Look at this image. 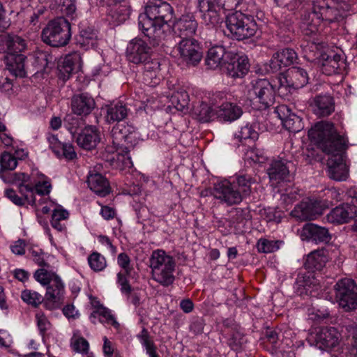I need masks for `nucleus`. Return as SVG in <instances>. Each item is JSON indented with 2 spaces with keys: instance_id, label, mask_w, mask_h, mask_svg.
<instances>
[{
  "instance_id": "obj_31",
  "label": "nucleus",
  "mask_w": 357,
  "mask_h": 357,
  "mask_svg": "<svg viewBox=\"0 0 357 357\" xmlns=\"http://www.w3.org/2000/svg\"><path fill=\"white\" fill-rule=\"evenodd\" d=\"M87 183L89 188L100 197H105L111 192L109 181L100 174H91Z\"/></svg>"
},
{
  "instance_id": "obj_7",
  "label": "nucleus",
  "mask_w": 357,
  "mask_h": 357,
  "mask_svg": "<svg viewBox=\"0 0 357 357\" xmlns=\"http://www.w3.org/2000/svg\"><path fill=\"white\" fill-rule=\"evenodd\" d=\"M113 146H107L106 151L109 153H117L119 156L128 155L130 149H132L137 143V135L134 128L126 126L123 123H117L112 129Z\"/></svg>"
},
{
  "instance_id": "obj_21",
  "label": "nucleus",
  "mask_w": 357,
  "mask_h": 357,
  "mask_svg": "<svg viewBox=\"0 0 357 357\" xmlns=\"http://www.w3.org/2000/svg\"><path fill=\"white\" fill-rule=\"evenodd\" d=\"M77 145L85 150L95 149L100 142V132L95 126H88L79 132L75 137Z\"/></svg>"
},
{
  "instance_id": "obj_56",
  "label": "nucleus",
  "mask_w": 357,
  "mask_h": 357,
  "mask_svg": "<svg viewBox=\"0 0 357 357\" xmlns=\"http://www.w3.org/2000/svg\"><path fill=\"white\" fill-rule=\"evenodd\" d=\"M29 252L31 253L32 257H33V261L41 267H49L50 265L47 263L43 257L44 252L42 249L37 248L35 249L33 247H31L29 248Z\"/></svg>"
},
{
  "instance_id": "obj_39",
  "label": "nucleus",
  "mask_w": 357,
  "mask_h": 357,
  "mask_svg": "<svg viewBox=\"0 0 357 357\" xmlns=\"http://www.w3.org/2000/svg\"><path fill=\"white\" fill-rule=\"evenodd\" d=\"M97 38L96 31L91 27L82 28L79 35L76 36V43L81 47L88 49L90 46H93L94 41Z\"/></svg>"
},
{
  "instance_id": "obj_59",
  "label": "nucleus",
  "mask_w": 357,
  "mask_h": 357,
  "mask_svg": "<svg viewBox=\"0 0 357 357\" xmlns=\"http://www.w3.org/2000/svg\"><path fill=\"white\" fill-rule=\"evenodd\" d=\"M61 10L66 15H73L76 10L75 0H59Z\"/></svg>"
},
{
  "instance_id": "obj_18",
  "label": "nucleus",
  "mask_w": 357,
  "mask_h": 357,
  "mask_svg": "<svg viewBox=\"0 0 357 357\" xmlns=\"http://www.w3.org/2000/svg\"><path fill=\"white\" fill-rule=\"evenodd\" d=\"M323 210L320 201L309 199L296 205L291 213L301 220H310L321 215Z\"/></svg>"
},
{
  "instance_id": "obj_8",
  "label": "nucleus",
  "mask_w": 357,
  "mask_h": 357,
  "mask_svg": "<svg viewBox=\"0 0 357 357\" xmlns=\"http://www.w3.org/2000/svg\"><path fill=\"white\" fill-rule=\"evenodd\" d=\"M324 43H312L309 46L310 51L314 52L312 57L321 66V71L326 75L338 74L344 65L341 56L333 51L325 52Z\"/></svg>"
},
{
  "instance_id": "obj_62",
  "label": "nucleus",
  "mask_w": 357,
  "mask_h": 357,
  "mask_svg": "<svg viewBox=\"0 0 357 357\" xmlns=\"http://www.w3.org/2000/svg\"><path fill=\"white\" fill-rule=\"evenodd\" d=\"M280 59L276 56L275 52L273 54L269 63H268V68H266V70L268 73H278L279 72L282 68L283 67L282 63H280Z\"/></svg>"
},
{
  "instance_id": "obj_23",
  "label": "nucleus",
  "mask_w": 357,
  "mask_h": 357,
  "mask_svg": "<svg viewBox=\"0 0 357 357\" xmlns=\"http://www.w3.org/2000/svg\"><path fill=\"white\" fill-rule=\"evenodd\" d=\"M291 164L290 161L282 158L272 160L266 170L271 181L279 183L288 180L290 173L289 165Z\"/></svg>"
},
{
  "instance_id": "obj_55",
  "label": "nucleus",
  "mask_w": 357,
  "mask_h": 357,
  "mask_svg": "<svg viewBox=\"0 0 357 357\" xmlns=\"http://www.w3.org/2000/svg\"><path fill=\"white\" fill-rule=\"evenodd\" d=\"M130 15V8L126 5H120L114 12L113 17H115L119 22H123L129 18Z\"/></svg>"
},
{
  "instance_id": "obj_53",
  "label": "nucleus",
  "mask_w": 357,
  "mask_h": 357,
  "mask_svg": "<svg viewBox=\"0 0 357 357\" xmlns=\"http://www.w3.org/2000/svg\"><path fill=\"white\" fill-rule=\"evenodd\" d=\"M98 312L99 316H101L105 319L106 322H110L111 324L115 328H118L119 326V324L116 321L114 315L111 314V311L108 308L104 307L102 305L99 304L98 307Z\"/></svg>"
},
{
  "instance_id": "obj_64",
  "label": "nucleus",
  "mask_w": 357,
  "mask_h": 357,
  "mask_svg": "<svg viewBox=\"0 0 357 357\" xmlns=\"http://www.w3.org/2000/svg\"><path fill=\"white\" fill-rule=\"evenodd\" d=\"M50 54L46 52H40L36 54V61L41 69H45L49 63Z\"/></svg>"
},
{
  "instance_id": "obj_58",
  "label": "nucleus",
  "mask_w": 357,
  "mask_h": 357,
  "mask_svg": "<svg viewBox=\"0 0 357 357\" xmlns=\"http://www.w3.org/2000/svg\"><path fill=\"white\" fill-rule=\"evenodd\" d=\"M65 123H67L68 126H67V128L69 132L73 135V137H75V136L79 133L78 128L79 124V120L77 118H75L72 115H68L65 118Z\"/></svg>"
},
{
  "instance_id": "obj_25",
  "label": "nucleus",
  "mask_w": 357,
  "mask_h": 357,
  "mask_svg": "<svg viewBox=\"0 0 357 357\" xmlns=\"http://www.w3.org/2000/svg\"><path fill=\"white\" fill-rule=\"evenodd\" d=\"M301 236L315 243H328L331 238L327 228L313 223H306L303 227Z\"/></svg>"
},
{
  "instance_id": "obj_50",
  "label": "nucleus",
  "mask_w": 357,
  "mask_h": 357,
  "mask_svg": "<svg viewBox=\"0 0 357 357\" xmlns=\"http://www.w3.org/2000/svg\"><path fill=\"white\" fill-rule=\"evenodd\" d=\"M279 242L260 238L257 243L258 251L263 253L273 252L279 249Z\"/></svg>"
},
{
  "instance_id": "obj_40",
  "label": "nucleus",
  "mask_w": 357,
  "mask_h": 357,
  "mask_svg": "<svg viewBox=\"0 0 357 357\" xmlns=\"http://www.w3.org/2000/svg\"><path fill=\"white\" fill-rule=\"evenodd\" d=\"M175 266H172L170 269H167L166 266L152 273L153 278L164 287H168L173 284L174 276L173 272Z\"/></svg>"
},
{
  "instance_id": "obj_57",
  "label": "nucleus",
  "mask_w": 357,
  "mask_h": 357,
  "mask_svg": "<svg viewBox=\"0 0 357 357\" xmlns=\"http://www.w3.org/2000/svg\"><path fill=\"white\" fill-rule=\"evenodd\" d=\"M59 149L61 151L59 157L63 156L68 160H72L77 157V153L72 144L66 143L62 144Z\"/></svg>"
},
{
  "instance_id": "obj_1",
  "label": "nucleus",
  "mask_w": 357,
  "mask_h": 357,
  "mask_svg": "<svg viewBox=\"0 0 357 357\" xmlns=\"http://www.w3.org/2000/svg\"><path fill=\"white\" fill-rule=\"evenodd\" d=\"M308 137L323 152L328 155L327 160L328 176L337 181H345L349 169L343 159V153L347 148L344 137L337 132L331 122H317L308 130Z\"/></svg>"
},
{
  "instance_id": "obj_34",
  "label": "nucleus",
  "mask_w": 357,
  "mask_h": 357,
  "mask_svg": "<svg viewBox=\"0 0 357 357\" xmlns=\"http://www.w3.org/2000/svg\"><path fill=\"white\" fill-rule=\"evenodd\" d=\"M192 115L202 123H206L216 119V109L211 104L210 105L202 102L197 105L194 106L192 109Z\"/></svg>"
},
{
  "instance_id": "obj_19",
  "label": "nucleus",
  "mask_w": 357,
  "mask_h": 357,
  "mask_svg": "<svg viewBox=\"0 0 357 357\" xmlns=\"http://www.w3.org/2000/svg\"><path fill=\"white\" fill-rule=\"evenodd\" d=\"M227 59L223 66L226 73L232 77H243L249 70L248 59L246 56H240L232 52L229 54Z\"/></svg>"
},
{
  "instance_id": "obj_36",
  "label": "nucleus",
  "mask_w": 357,
  "mask_h": 357,
  "mask_svg": "<svg viewBox=\"0 0 357 357\" xmlns=\"http://www.w3.org/2000/svg\"><path fill=\"white\" fill-rule=\"evenodd\" d=\"M287 70L291 88L298 89L307 84L308 75L305 69L301 67H292Z\"/></svg>"
},
{
  "instance_id": "obj_32",
  "label": "nucleus",
  "mask_w": 357,
  "mask_h": 357,
  "mask_svg": "<svg viewBox=\"0 0 357 357\" xmlns=\"http://www.w3.org/2000/svg\"><path fill=\"white\" fill-rule=\"evenodd\" d=\"M79 57L77 55H67L58 63V77L63 82L69 79L77 66Z\"/></svg>"
},
{
  "instance_id": "obj_44",
  "label": "nucleus",
  "mask_w": 357,
  "mask_h": 357,
  "mask_svg": "<svg viewBox=\"0 0 357 357\" xmlns=\"http://www.w3.org/2000/svg\"><path fill=\"white\" fill-rule=\"evenodd\" d=\"M171 102L177 110L183 112L188 107L189 95L185 91H176L172 96Z\"/></svg>"
},
{
  "instance_id": "obj_15",
  "label": "nucleus",
  "mask_w": 357,
  "mask_h": 357,
  "mask_svg": "<svg viewBox=\"0 0 357 357\" xmlns=\"http://www.w3.org/2000/svg\"><path fill=\"white\" fill-rule=\"evenodd\" d=\"M149 44H150L149 43ZM151 47L141 38H135L127 45L126 57L128 61L135 64H141L150 60Z\"/></svg>"
},
{
  "instance_id": "obj_48",
  "label": "nucleus",
  "mask_w": 357,
  "mask_h": 357,
  "mask_svg": "<svg viewBox=\"0 0 357 357\" xmlns=\"http://www.w3.org/2000/svg\"><path fill=\"white\" fill-rule=\"evenodd\" d=\"M273 82H277L278 84H274L273 85L276 86V91H278L279 96L284 95L287 88H291L290 82H289L288 70L285 73H280Z\"/></svg>"
},
{
  "instance_id": "obj_42",
  "label": "nucleus",
  "mask_w": 357,
  "mask_h": 357,
  "mask_svg": "<svg viewBox=\"0 0 357 357\" xmlns=\"http://www.w3.org/2000/svg\"><path fill=\"white\" fill-rule=\"evenodd\" d=\"M347 337H351L349 357H357V323L349 322L343 326Z\"/></svg>"
},
{
  "instance_id": "obj_13",
  "label": "nucleus",
  "mask_w": 357,
  "mask_h": 357,
  "mask_svg": "<svg viewBox=\"0 0 357 357\" xmlns=\"http://www.w3.org/2000/svg\"><path fill=\"white\" fill-rule=\"evenodd\" d=\"M180 58L188 66H196L202 61L204 51L200 43L194 39L181 40L177 45Z\"/></svg>"
},
{
  "instance_id": "obj_2",
  "label": "nucleus",
  "mask_w": 357,
  "mask_h": 357,
  "mask_svg": "<svg viewBox=\"0 0 357 357\" xmlns=\"http://www.w3.org/2000/svg\"><path fill=\"white\" fill-rule=\"evenodd\" d=\"M174 17V10L167 1L154 0L149 1L145 12L138 18L139 29L148 38L154 47L164 46L171 35L169 22Z\"/></svg>"
},
{
  "instance_id": "obj_9",
  "label": "nucleus",
  "mask_w": 357,
  "mask_h": 357,
  "mask_svg": "<svg viewBox=\"0 0 357 357\" xmlns=\"http://www.w3.org/2000/svg\"><path fill=\"white\" fill-rule=\"evenodd\" d=\"M276 86L266 79H258L252 82L248 97L252 104H258L257 109H266L273 105Z\"/></svg>"
},
{
  "instance_id": "obj_27",
  "label": "nucleus",
  "mask_w": 357,
  "mask_h": 357,
  "mask_svg": "<svg viewBox=\"0 0 357 357\" xmlns=\"http://www.w3.org/2000/svg\"><path fill=\"white\" fill-rule=\"evenodd\" d=\"M19 192L22 196L24 202L33 206L36 204V198L34 193L40 195H47L50 192L51 184L47 181L39 182L35 186H31L29 184L20 183Z\"/></svg>"
},
{
  "instance_id": "obj_29",
  "label": "nucleus",
  "mask_w": 357,
  "mask_h": 357,
  "mask_svg": "<svg viewBox=\"0 0 357 357\" xmlns=\"http://www.w3.org/2000/svg\"><path fill=\"white\" fill-rule=\"evenodd\" d=\"M232 52L226 51L222 45H215L211 47L207 52L205 59L206 65L210 69H215L220 66L223 68L227 61L226 56Z\"/></svg>"
},
{
  "instance_id": "obj_46",
  "label": "nucleus",
  "mask_w": 357,
  "mask_h": 357,
  "mask_svg": "<svg viewBox=\"0 0 357 357\" xmlns=\"http://www.w3.org/2000/svg\"><path fill=\"white\" fill-rule=\"evenodd\" d=\"M88 262L94 271H102L106 267V259L97 252H93L88 257Z\"/></svg>"
},
{
  "instance_id": "obj_45",
  "label": "nucleus",
  "mask_w": 357,
  "mask_h": 357,
  "mask_svg": "<svg viewBox=\"0 0 357 357\" xmlns=\"http://www.w3.org/2000/svg\"><path fill=\"white\" fill-rule=\"evenodd\" d=\"M276 56L280 59L283 67L286 68L294 64L298 59L297 53L291 48H284L275 52Z\"/></svg>"
},
{
  "instance_id": "obj_14",
  "label": "nucleus",
  "mask_w": 357,
  "mask_h": 357,
  "mask_svg": "<svg viewBox=\"0 0 357 357\" xmlns=\"http://www.w3.org/2000/svg\"><path fill=\"white\" fill-rule=\"evenodd\" d=\"M211 195L228 206L239 204L243 200L236 185L227 180L215 183Z\"/></svg>"
},
{
  "instance_id": "obj_24",
  "label": "nucleus",
  "mask_w": 357,
  "mask_h": 357,
  "mask_svg": "<svg viewBox=\"0 0 357 357\" xmlns=\"http://www.w3.org/2000/svg\"><path fill=\"white\" fill-rule=\"evenodd\" d=\"M356 215V206L343 203L331 211L327 215V220L331 223L343 224L355 218Z\"/></svg>"
},
{
  "instance_id": "obj_49",
  "label": "nucleus",
  "mask_w": 357,
  "mask_h": 357,
  "mask_svg": "<svg viewBox=\"0 0 357 357\" xmlns=\"http://www.w3.org/2000/svg\"><path fill=\"white\" fill-rule=\"evenodd\" d=\"M244 342V335L240 331V327H235L231 332V337L228 340V344L231 349L238 350Z\"/></svg>"
},
{
  "instance_id": "obj_6",
  "label": "nucleus",
  "mask_w": 357,
  "mask_h": 357,
  "mask_svg": "<svg viewBox=\"0 0 357 357\" xmlns=\"http://www.w3.org/2000/svg\"><path fill=\"white\" fill-rule=\"evenodd\" d=\"M70 38V24L63 17L50 20L41 33L42 40L54 47L66 45Z\"/></svg>"
},
{
  "instance_id": "obj_26",
  "label": "nucleus",
  "mask_w": 357,
  "mask_h": 357,
  "mask_svg": "<svg viewBox=\"0 0 357 357\" xmlns=\"http://www.w3.org/2000/svg\"><path fill=\"white\" fill-rule=\"evenodd\" d=\"M312 14L317 19L329 23L338 22L342 19L340 11L335 7L329 6L324 0H318L314 3Z\"/></svg>"
},
{
  "instance_id": "obj_38",
  "label": "nucleus",
  "mask_w": 357,
  "mask_h": 357,
  "mask_svg": "<svg viewBox=\"0 0 357 357\" xmlns=\"http://www.w3.org/2000/svg\"><path fill=\"white\" fill-rule=\"evenodd\" d=\"M254 182L255 180L250 175L243 174L237 176L232 183L236 185L244 199L250 195L252 192L251 184Z\"/></svg>"
},
{
  "instance_id": "obj_41",
  "label": "nucleus",
  "mask_w": 357,
  "mask_h": 357,
  "mask_svg": "<svg viewBox=\"0 0 357 357\" xmlns=\"http://www.w3.org/2000/svg\"><path fill=\"white\" fill-rule=\"evenodd\" d=\"M21 298L24 302L33 307L36 308L43 303L45 308L46 295L43 297L36 291L25 289L22 291Z\"/></svg>"
},
{
  "instance_id": "obj_11",
  "label": "nucleus",
  "mask_w": 357,
  "mask_h": 357,
  "mask_svg": "<svg viewBox=\"0 0 357 357\" xmlns=\"http://www.w3.org/2000/svg\"><path fill=\"white\" fill-rule=\"evenodd\" d=\"M340 340V334L334 327L316 328L312 331L307 340L321 350H328L335 347Z\"/></svg>"
},
{
  "instance_id": "obj_17",
  "label": "nucleus",
  "mask_w": 357,
  "mask_h": 357,
  "mask_svg": "<svg viewBox=\"0 0 357 357\" xmlns=\"http://www.w3.org/2000/svg\"><path fill=\"white\" fill-rule=\"evenodd\" d=\"M198 8L202 13L201 18L206 25L215 26L222 22L220 15L222 6L217 3L215 0H198Z\"/></svg>"
},
{
  "instance_id": "obj_63",
  "label": "nucleus",
  "mask_w": 357,
  "mask_h": 357,
  "mask_svg": "<svg viewBox=\"0 0 357 357\" xmlns=\"http://www.w3.org/2000/svg\"><path fill=\"white\" fill-rule=\"evenodd\" d=\"M5 195L6 197H8L10 201H12L17 206H23L25 204V202L24 201L23 198L21 197H19L16 192L12 189L8 188L5 190Z\"/></svg>"
},
{
  "instance_id": "obj_16",
  "label": "nucleus",
  "mask_w": 357,
  "mask_h": 357,
  "mask_svg": "<svg viewBox=\"0 0 357 357\" xmlns=\"http://www.w3.org/2000/svg\"><path fill=\"white\" fill-rule=\"evenodd\" d=\"M198 23L192 13L182 15L176 19L173 25V31L176 36L181 40L194 39L192 36L197 29Z\"/></svg>"
},
{
  "instance_id": "obj_60",
  "label": "nucleus",
  "mask_w": 357,
  "mask_h": 357,
  "mask_svg": "<svg viewBox=\"0 0 357 357\" xmlns=\"http://www.w3.org/2000/svg\"><path fill=\"white\" fill-rule=\"evenodd\" d=\"M73 347L75 351L86 354L89 351V344L85 338L81 337L74 342Z\"/></svg>"
},
{
  "instance_id": "obj_22",
  "label": "nucleus",
  "mask_w": 357,
  "mask_h": 357,
  "mask_svg": "<svg viewBox=\"0 0 357 357\" xmlns=\"http://www.w3.org/2000/svg\"><path fill=\"white\" fill-rule=\"evenodd\" d=\"M275 112L282 121L284 128L288 131L296 133L303 128L302 119L291 112L287 106L282 105L277 107Z\"/></svg>"
},
{
  "instance_id": "obj_20",
  "label": "nucleus",
  "mask_w": 357,
  "mask_h": 357,
  "mask_svg": "<svg viewBox=\"0 0 357 357\" xmlns=\"http://www.w3.org/2000/svg\"><path fill=\"white\" fill-rule=\"evenodd\" d=\"M310 107L317 117H327L335 111V100L329 93L317 94L312 98Z\"/></svg>"
},
{
  "instance_id": "obj_51",
  "label": "nucleus",
  "mask_w": 357,
  "mask_h": 357,
  "mask_svg": "<svg viewBox=\"0 0 357 357\" xmlns=\"http://www.w3.org/2000/svg\"><path fill=\"white\" fill-rule=\"evenodd\" d=\"M130 275H126L121 272L117 274V283L121 286V291L122 294L127 296L130 295L132 291V288L128 280V277Z\"/></svg>"
},
{
  "instance_id": "obj_61",
  "label": "nucleus",
  "mask_w": 357,
  "mask_h": 357,
  "mask_svg": "<svg viewBox=\"0 0 357 357\" xmlns=\"http://www.w3.org/2000/svg\"><path fill=\"white\" fill-rule=\"evenodd\" d=\"M144 64V70L143 72L148 73H159L160 72V62L156 59H151L142 63Z\"/></svg>"
},
{
  "instance_id": "obj_52",
  "label": "nucleus",
  "mask_w": 357,
  "mask_h": 357,
  "mask_svg": "<svg viewBox=\"0 0 357 357\" xmlns=\"http://www.w3.org/2000/svg\"><path fill=\"white\" fill-rule=\"evenodd\" d=\"M117 263L124 270L123 273L131 275L133 267L130 265V259L126 253L121 252L118 255Z\"/></svg>"
},
{
  "instance_id": "obj_37",
  "label": "nucleus",
  "mask_w": 357,
  "mask_h": 357,
  "mask_svg": "<svg viewBox=\"0 0 357 357\" xmlns=\"http://www.w3.org/2000/svg\"><path fill=\"white\" fill-rule=\"evenodd\" d=\"M128 116V109L121 102L112 104L107 107L105 119L107 122L112 123L122 122Z\"/></svg>"
},
{
  "instance_id": "obj_54",
  "label": "nucleus",
  "mask_w": 357,
  "mask_h": 357,
  "mask_svg": "<svg viewBox=\"0 0 357 357\" xmlns=\"http://www.w3.org/2000/svg\"><path fill=\"white\" fill-rule=\"evenodd\" d=\"M141 79L144 84L151 87L158 85L160 80L158 73L148 72H142Z\"/></svg>"
},
{
  "instance_id": "obj_30",
  "label": "nucleus",
  "mask_w": 357,
  "mask_h": 357,
  "mask_svg": "<svg viewBox=\"0 0 357 357\" xmlns=\"http://www.w3.org/2000/svg\"><path fill=\"white\" fill-rule=\"evenodd\" d=\"M324 249L311 252L306 257L303 264L304 268L309 272L314 273L321 271L326 265L327 257Z\"/></svg>"
},
{
  "instance_id": "obj_28",
  "label": "nucleus",
  "mask_w": 357,
  "mask_h": 357,
  "mask_svg": "<svg viewBox=\"0 0 357 357\" xmlns=\"http://www.w3.org/2000/svg\"><path fill=\"white\" fill-rule=\"evenodd\" d=\"M94 99L87 93L74 95L71 98V109L77 116H86L94 109Z\"/></svg>"
},
{
  "instance_id": "obj_10",
  "label": "nucleus",
  "mask_w": 357,
  "mask_h": 357,
  "mask_svg": "<svg viewBox=\"0 0 357 357\" xmlns=\"http://www.w3.org/2000/svg\"><path fill=\"white\" fill-rule=\"evenodd\" d=\"M335 296L339 306L345 312L357 309V284L350 278L339 280L334 285Z\"/></svg>"
},
{
  "instance_id": "obj_35",
  "label": "nucleus",
  "mask_w": 357,
  "mask_h": 357,
  "mask_svg": "<svg viewBox=\"0 0 357 357\" xmlns=\"http://www.w3.org/2000/svg\"><path fill=\"white\" fill-rule=\"evenodd\" d=\"M296 285L297 286V291L300 295L304 293L307 294L308 292L311 293V288L319 285V282L313 273L308 271L307 273H299L298 275Z\"/></svg>"
},
{
  "instance_id": "obj_5",
  "label": "nucleus",
  "mask_w": 357,
  "mask_h": 357,
  "mask_svg": "<svg viewBox=\"0 0 357 357\" xmlns=\"http://www.w3.org/2000/svg\"><path fill=\"white\" fill-rule=\"evenodd\" d=\"M225 23L231 38L236 40L253 36L258 29L254 17L241 11L229 14L226 17Z\"/></svg>"
},
{
  "instance_id": "obj_3",
  "label": "nucleus",
  "mask_w": 357,
  "mask_h": 357,
  "mask_svg": "<svg viewBox=\"0 0 357 357\" xmlns=\"http://www.w3.org/2000/svg\"><path fill=\"white\" fill-rule=\"evenodd\" d=\"M25 40L14 33L0 35V52L6 53V62L9 71L16 77H26L24 62L26 56L22 54L26 49Z\"/></svg>"
},
{
  "instance_id": "obj_12",
  "label": "nucleus",
  "mask_w": 357,
  "mask_h": 357,
  "mask_svg": "<svg viewBox=\"0 0 357 357\" xmlns=\"http://www.w3.org/2000/svg\"><path fill=\"white\" fill-rule=\"evenodd\" d=\"M223 93L213 95L211 98V104L216 109V119L220 121H234L242 115L241 107L236 103L230 102L225 100Z\"/></svg>"
},
{
  "instance_id": "obj_4",
  "label": "nucleus",
  "mask_w": 357,
  "mask_h": 357,
  "mask_svg": "<svg viewBox=\"0 0 357 357\" xmlns=\"http://www.w3.org/2000/svg\"><path fill=\"white\" fill-rule=\"evenodd\" d=\"M34 278L42 285L47 286L45 309L60 308L64 302L65 289L59 276L42 268L35 272Z\"/></svg>"
},
{
  "instance_id": "obj_33",
  "label": "nucleus",
  "mask_w": 357,
  "mask_h": 357,
  "mask_svg": "<svg viewBox=\"0 0 357 357\" xmlns=\"http://www.w3.org/2000/svg\"><path fill=\"white\" fill-rule=\"evenodd\" d=\"M176 263L172 257L167 255L162 250L153 251L150 258V267L152 273L166 266L167 269L175 266Z\"/></svg>"
},
{
  "instance_id": "obj_43",
  "label": "nucleus",
  "mask_w": 357,
  "mask_h": 357,
  "mask_svg": "<svg viewBox=\"0 0 357 357\" xmlns=\"http://www.w3.org/2000/svg\"><path fill=\"white\" fill-rule=\"evenodd\" d=\"M254 125H246L241 128V130L236 134V137L241 142L246 143L247 141L254 142L259 137V133L255 129Z\"/></svg>"
},
{
  "instance_id": "obj_47",
  "label": "nucleus",
  "mask_w": 357,
  "mask_h": 357,
  "mask_svg": "<svg viewBox=\"0 0 357 357\" xmlns=\"http://www.w3.org/2000/svg\"><path fill=\"white\" fill-rule=\"evenodd\" d=\"M1 171L13 170L17 165V158L8 152L4 151L0 156Z\"/></svg>"
}]
</instances>
